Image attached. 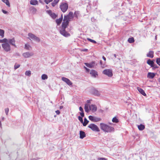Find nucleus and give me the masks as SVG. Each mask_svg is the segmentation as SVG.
<instances>
[{"label":"nucleus","instance_id":"obj_1","mask_svg":"<svg viewBox=\"0 0 160 160\" xmlns=\"http://www.w3.org/2000/svg\"><path fill=\"white\" fill-rule=\"evenodd\" d=\"M73 18V13L72 12H69L68 15L64 16L63 22L59 29L60 33L64 37H67L70 36V34L66 31L65 29L68 26L69 22L72 20Z\"/></svg>","mask_w":160,"mask_h":160},{"label":"nucleus","instance_id":"obj_2","mask_svg":"<svg viewBox=\"0 0 160 160\" xmlns=\"http://www.w3.org/2000/svg\"><path fill=\"white\" fill-rule=\"evenodd\" d=\"M101 129L104 132H108L114 131L113 128L109 126L108 125L103 123H100Z\"/></svg>","mask_w":160,"mask_h":160},{"label":"nucleus","instance_id":"obj_3","mask_svg":"<svg viewBox=\"0 0 160 160\" xmlns=\"http://www.w3.org/2000/svg\"><path fill=\"white\" fill-rule=\"evenodd\" d=\"M28 35L29 37L28 38H29L30 40L32 39L38 42H39L40 41V39L38 37H37L32 33H29Z\"/></svg>","mask_w":160,"mask_h":160},{"label":"nucleus","instance_id":"obj_4","mask_svg":"<svg viewBox=\"0 0 160 160\" xmlns=\"http://www.w3.org/2000/svg\"><path fill=\"white\" fill-rule=\"evenodd\" d=\"M2 47L4 50L6 52H10L11 51V46L8 42L4 43L2 45Z\"/></svg>","mask_w":160,"mask_h":160},{"label":"nucleus","instance_id":"obj_5","mask_svg":"<svg viewBox=\"0 0 160 160\" xmlns=\"http://www.w3.org/2000/svg\"><path fill=\"white\" fill-rule=\"evenodd\" d=\"M60 8L61 11L63 12H65L68 8V5L66 2H62L60 5Z\"/></svg>","mask_w":160,"mask_h":160},{"label":"nucleus","instance_id":"obj_6","mask_svg":"<svg viewBox=\"0 0 160 160\" xmlns=\"http://www.w3.org/2000/svg\"><path fill=\"white\" fill-rule=\"evenodd\" d=\"M88 128H90L93 131L98 132L100 130L98 127L94 124H91L88 126Z\"/></svg>","mask_w":160,"mask_h":160},{"label":"nucleus","instance_id":"obj_7","mask_svg":"<svg viewBox=\"0 0 160 160\" xmlns=\"http://www.w3.org/2000/svg\"><path fill=\"white\" fill-rule=\"evenodd\" d=\"M102 73L109 77H111L112 76V71L110 69H106L104 70L103 71Z\"/></svg>","mask_w":160,"mask_h":160},{"label":"nucleus","instance_id":"obj_8","mask_svg":"<svg viewBox=\"0 0 160 160\" xmlns=\"http://www.w3.org/2000/svg\"><path fill=\"white\" fill-rule=\"evenodd\" d=\"M88 118L90 120L93 122H98L101 120V119L100 118L92 116H89Z\"/></svg>","mask_w":160,"mask_h":160},{"label":"nucleus","instance_id":"obj_9","mask_svg":"<svg viewBox=\"0 0 160 160\" xmlns=\"http://www.w3.org/2000/svg\"><path fill=\"white\" fill-rule=\"evenodd\" d=\"M34 53L32 52H27L22 54V56L25 58H29L33 55Z\"/></svg>","mask_w":160,"mask_h":160},{"label":"nucleus","instance_id":"obj_10","mask_svg":"<svg viewBox=\"0 0 160 160\" xmlns=\"http://www.w3.org/2000/svg\"><path fill=\"white\" fill-rule=\"evenodd\" d=\"M84 64L86 66L90 68H93L95 65H97L95 61H92L90 63H85Z\"/></svg>","mask_w":160,"mask_h":160},{"label":"nucleus","instance_id":"obj_11","mask_svg":"<svg viewBox=\"0 0 160 160\" xmlns=\"http://www.w3.org/2000/svg\"><path fill=\"white\" fill-rule=\"evenodd\" d=\"M62 80L66 82L68 85L69 86H71L72 85V83L70 81V80L68 78H66L62 77Z\"/></svg>","mask_w":160,"mask_h":160},{"label":"nucleus","instance_id":"obj_12","mask_svg":"<svg viewBox=\"0 0 160 160\" xmlns=\"http://www.w3.org/2000/svg\"><path fill=\"white\" fill-rule=\"evenodd\" d=\"M90 74L92 77L94 78H97L98 76L97 72L93 69H92L90 71Z\"/></svg>","mask_w":160,"mask_h":160},{"label":"nucleus","instance_id":"obj_13","mask_svg":"<svg viewBox=\"0 0 160 160\" xmlns=\"http://www.w3.org/2000/svg\"><path fill=\"white\" fill-rule=\"evenodd\" d=\"M7 42H8V43H9L11 45L14 46L15 47H16L15 44V41L14 38L7 39Z\"/></svg>","mask_w":160,"mask_h":160},{"label":"nucleus","instance_id":"obj_14","mask_svg":"<svg viewBox=\"0 0 160 160\" xmlns=\"http://www.w3.org/2000/svg\"><path fill=\"white\" fill-rule=\"evenodd\" d=\"M46 12L53 19H54L57 17V15L55 13H52L51 10H47Z\"/></svg>","mask_w":160,"mask_h":160},{"label":"nucleus","instance_id":"obj_15","mask_svg":"<svg viewBox=\"0 0 160 160\" xmlns=\"http://www.w3.org/2000/svg\"><path fill=\"white\" fill-rule=\"evenodd\" d=\"M90 110H91L93 112H95L97 110V107L95 105L92 104L90 106Z\"/></svg>","mask_w":160,"mask_h":160},{"label":"nucleus","instance_id":"obj_16","mask_svg":"<svg viewBox=\"0 0 160 160\" xmlns=\"http://www.w3.org/2000/svg\"><path fill=\"white\" fill-rule=\"evenodd\" d=\"M63 19L62 15V14L61 17L56 20V22L58 25H60Z\"/></svg>","mask_w":160,"mask_h":160},{"label":"nucleus","instance_id":"obj_17","mask_svg":"<svg viewBox=\"0 0 160 160\" xmlns=\"http://www.w3.org/2000/svg\"><path fill=\"white\" fill-rule=\"evenodd\" d=\"M90 106L88 105L87 103H86L85 104L84 109L85 111L87 112H88L90 111Z\"/></svg>","mask_w":160,"mask_h":160},{"label":"nucleus","instance_id":"obj_18","mask_svg":"<svg viewBox=\"0 0 160 160\" xmlns=\"http://www.w3.org/2000/svg\"><path fill=\"white\" fill-rule=\"evenodd\" d=\"M91 93L93 95L95 96H99L100 93L98 91H92Z\"/></svg>","mask_w":160,"mask_h":160},{"label":"nucleus","instance_id":"obj_19","mask_svg":"<svg viewBox=\"0 0 160 160\" xmlns=\"http://www.w3.org/2000/svg\"><path fill=\"white\" fill-rule=\"evenodd\" d=\"M86 137V134L84 132L82 131H80V138L83 139Z\"/></svg>","mask_w":160,"mask_h":160},{"label":"nucleus","instance_id":"obj_20","mask_svg":"<svg viewBox=\"0 0 160 160\" xmlns=\"http://www.w3.org/2000/svg\"><path fill=\"white\" fill-rule=\"evenodd\" d=\"M155 76V74L153 73L148 72V74L147 77L149 78H153Z\"/></svg>","mask_w":160,"mask_h":160},{"label":"nucleus","instance_id":"obj_21","mask_svg":"<svg viewBox=\"0 0 160 160\" xmlns=\"http://www.w3.org/2000/svg\"><path fill=\"white\" fill-rule=\"evenodd\" d=\"M153 52L152 51H150L148 53L147 55V56L148 57H150L151 58H152L153 57Z\"/></svg>","mask_w":160,"mask_h":160},{"label":"nucleus","instance_id":"obj_22","mask_svg":"<svg viewBox=\"0 0 160 160\" xmlns=\"http://www.w3.org/2000/svg\"><path fill=\"white\" fill-rule=\"evenodd\" d=\"M147 63L150 66H151V67H153V65L154 64V62L151 60L150 59H149L147 61Z\"/></svg>","mask_w":160,"mask_h":160},{"label":"nucleus","instance_id":"obj_23","mask_svg":"<svg viewBox=\"0 0 160 160\" xmlns=\"http://www.w3.org/2000/svg\"><path fill=\"white\" fill-rule=\"evenodd\" d=\"M31 4L33 5H36L38 4V2L37 0H31L30 1Z\"/></svg>","mask_w":160,"mask_h":160},{"label":"nucleus","instance_id":"obj_24","mask_svg":"<svg viewBox=\"0 0 160 160\" xmlns=\"http://www.w3.org/2000/svg\"><path fill=\"white\" fill-rule=\"evenodd\" d=\"M30 9V10L32 11V13L33 14H35L37 11L36 9L33 7H31Z\"/></svg>","mask_w":160,"mask_h":160},{"label":"nucleus","instance_id":"obj_25","mask_svg":"<svg viewBox=\"0 0 160 160\" xmlns=\"http://www.w3.org/2000/svg\"><path fill=\"white\" fill-rule=\"evenodd\" d=\"M138 129L141 131L143 130L145 128V126L142 124L138 125Z\"/></svg>","mask_w":160,"mask_h":160},{"label":"nucleus","instance_id":"obj_26","mask_svg":"<svg viewBox=\"0 0 160 160\" xmlns=\"http://www.w3.org/2000/svg\"><path fill=\"white\" fill-rule=\"evenodd\" d=\"M24 48L25 49L29 50L31 48V47L28 44H26L25 45Z\"/></svg>","mask_w":160,"mask_h":160},{"label":"nucleus","instance_id":"obj_27","mask_svg":"<svg viewBox=\"0 0 160 160\" xmlns=\"http://www.w3.org/2000/svg\"><path fill=\"white\" fill-rule=\"evenodd\" d=\"M59 0H54V1L52 3V5L54 7L59 2Z\"/></svg>","mask_w":160,"mask_h":160},{"label":"nucleus","instance_id":"obj_28","mask_svg":"<svg viewBox=\"0 0 160 160\" xmlns=\"http://www.w3.org/2000/svg\"><path fill=\"white\" fill-rule=\"evenodd\" d=\"M25 75L30 77L31 75V72L30 70L26 71L25 73Z\"/></svg>","mask_w":160,"mask_h":160},{"label":"nucleus","instance_id":"obj_29","mask_svg":"<svg viewBox=\"0 0 160 160\" xmlns=\"http://www.w3.org/2000/svg\"><path fill=\"white\" fill-rule=\"evenodd\" d=\"M2 1L5 3L8 7H10V4L8 0H2Z\"/></svg>","mask_w":160,"mask_h":160},{"label":"nucleus","instance_id":"obj_30","mask_svg":"<svg viewBox=\"0 0 160 160\" xmlns=\"http://www.w3.org/2000/svg\"><path fill=\"white\" fill-rule=\"evenodd\" d=\"M4 30L0 29V36L2 38H3L4 37Z\"/></svg>","mask_w":160,"mask_h":160},{"label":"nucleus","instance_id":"obj_31","mask_svg":"<svg viewBox=\"0 0 160 160\" xmlns=\"http://www.w3.org/2000/svg\"><path fill=\"white\" fill-rule=\"evenodd\" d=\"M48 77L47 75L45 74H43L41 76V78L42 80H45L48 78Z\"/></svg>","mask_w":160,"mask_h":160},{"label":"nucleus","instance_id":"obj_32","mask_svg":"<svg viewBox=\"0 0 160 160\" xmlns=\"http://www.w3.org/2000/svg\"><path fill=\"white\" fill-rule=\"evenodd\" d=\"M89 121H88L86 118L84 119V122L83 123V125L84 126H85L88 123Z\"/></svg>","mask_w":160,"mask_h":160},{"label":"nucleus","instance_id":"obj_33","mask_svg":"<svg viewBox=\"0 0 160 160\" xmlns=\"http://www.w3.org/2000/svg\"><path fill=\"white\" fill-rule=\"evenodd\" d=\"M128 41L130 43H132L134 42V40L133 38H129L128 40Z\"/></svg>","mask_w":160,"mask_h":160},{"label":"nucleus","instance_id":"obj_34","mask_svg":"<svg viewBox=\"0 0 160 160\" xmlns=\"http://www.w3.org/2000/svg\"><path fill=\"white\" fill-rule=\"evenodd\" d=\"M113 122L117 123L118 122V118L116 117L113 118L112 120Z\"/></svg>","mask_w":160,"mask_h":160},{"label":"nucleus","instance_id":"obj_35","mask_svg":"<svg viewBox=\"0 0 160 160\" xmlns=\"http://www.w3.org/2000/svg\"><path fill=\"white\" fill-rule=\"evenodd\" d=\"M7 41V39L6 38H4L3 39H0V43H5Z\"/></svg>","mask_w":160,"mask_h":160},{"label":"nucleus","instance_id":"obj_36","mask_svg":"<svg viewBox=\"0 0 160 160\" xmlns=\"http://www.w3.org/2000/svg\"><path fill=\"white\" fill-rule=\"evenodd\" d=\"M156 62L157 64L160 66V58L156 59Z\"/></svg>","mask_w":160,"mask_h":160},{"label":"nucleus","instance_id":"obj_37","mask_svg":"<svg viewBox=\"0 0 160 160\" xmlns=\"http://www.w3.org/2000/svg\"><path fill=\"white\" fill-rule=\"evenodd\" d=\"M87 39L88 41H89L91 42H92L93 43H96V41H94V40H92L91 39H90L89 38H87Z\"/></svg>","mask_w":160,"mask_h":160},{"label":"nucleus","instance_id":"obj_38","mask_svg":"<svg viewBox=\"0 0 160 160\" xmlns=\"http://www.w3.org/2000/svg\"><path fill=\"white\" fill-rule=\"evenodd\" d=\"M139 92L144 96H146V94L144 92V91H138Z\"/></svg>","mask_w":160,"mask_h":160},{"label":"nucleus","instance_id":"obj_39","mask_svg":"<svg viewBox=\"0 0 160 160\" xmlns=\"http://www.w3.org/2000/svg\"><path fill=\"white\" fill-rule=\"evenodd\" d=\"M78 119L80 121V122L81 123H83V119H82V117H81L80 116H78Z\"/></svg>","mask_w":160,"mask_h":160},{"label":"nucleus","instance_id":"obj_40","mask_svg":"<svg viewBox=\"0 0 160 160\" xmlns=\"http://www.w3.org/2000/svg\"><path fill=\"white\" fill-rule=\"evenodd\" d=\"M20 66V65L19 64H15L14 66V68L15 69H16L18 68H19Z\"/></svg>","mask_w":160,"mask_h":160},{"label":"nucleus","instance_id":"obj_41","mask_svg":"<svg viewBox=\"0 0 160 160\" xmlns=\"http://www.w3.org/2000/svg\"><path fill=\"white\" fill-rule=\"evenodd\" d=\"M53 0H44V1L47 4H48L49 2H51Z\"/></svg>","mask_w":160,"mask_h":160},{"label":"nucleus","instance_id":"obj_42","mask_svg":"<svg viewBox=\"0 0 160 160\" xmlns=\"http://www.w3.org/2000/svg\"><path fill=\"white\" fill-rule=\"evenodd\" d=\"M98 160H108V159L105 158H98Z\"/></svg>","mask_w":160,"mask_h":160},{"label":"nucleus","instance_id":"obj_43","mask_svg":"<svg viewBox=\"0 0 160 160\" xmlns=\"http://www.w3.org/2000/svg\"><path fill=\"white\" fill-rule=\"evenodd\" d=\"M5 110L6 115H8L9 111V109L8 108H6L5 109Z\"/></svg>","mask_w":160,"mask_h":160},{"label":"nucleus","instance_id":"obj_44","mask_svg":"<svg viewBox=\"0 0 160 160\" xmlns=\"http://www.w3.org/2000/svg\"><path fill=\"white\" fill-rule=\"evenodd\" d=\"M80 114L81 115V117H84V113L83 112V111L81 112H80Z\"/></svg>","mask_w":160,"mask_h":160},{"label":"nucleus","instance_id":"obj_45","mask_svg":"<svg viewBox=\"0 0 160 160\" xmlns=\"http://www.w3.org/2000/svg\"><path fill=\"white\" fill-rule=\"evenodd\" d=\"M84 67V68L86 69L87 72H89L90 70L88 68H87L86 67H85V66Z\"/></svg>","mask_w":160,"mask_h":160},{"label":"nucleus","instance_id":"obj_46","mask_svg":"<svg viewBox=\"0 0 160 160\" xmlns=\"http://www.w3.org/2000/svg\"><path fill=\"white\" fill-rule=\"evenodd\" d=\"M2 12L4 13V14H7L8 13V12L7 11H6L4 10H2Z\"/></svg>","mask_w":160,"mask_h":160},{"label":"nucleus","instance_id":"obj_47","mask_svg":"<svg viewBox=\"0 0 160 160\" xmlns=\"http://www.w3.org/2000/svg\"><path fill=\"white\" fill-rule=\"evenodd\" d=\"M56 112L57 114L59 115L60 113V112L59 110H57L56 111Z\"/></svg>","mask_w":160,"mask_h":160},{"label":"nucleus","instance_id":"obj_48","mask_svg":"<svg viewBox=\"0 0 160 160\" xmlns=\"http://www.w3.org/2000/svg\"><path fill=\"white\" fill-rule=\"evenodd\" d=\"M79 110L81 111V112H82V111H83V108H82L81 107H79Z\"/></svg>","mask_w":160,"mask_h":160},{"label":"nucleus","instance_id":"obj_49","mask_svg":"<svg viewBox=\"0 0 160 160\" xmlns=\"http://www.w3.org/2000/svg\"><path fill=\"white\" fill-rule=\"evenodd\" d=\"M91 101V100H87V103L88 104V103H90Z\"/></svg>","mask_w":160,"mask_h":160},{"label":"nucleus","instance_id":"obj_50","mask_svg":"<svg viewBox=\"0 0 160 160\" xmlns=\"http://www.w3.org/2000/svg\"><path fill=\"white\" fill-rule=\"evenodd\" d=\"M153 67L154 68H158V67L157 66V65H155L154 63V64L153 67Z\"/></svg>","mask_w":160,"mask_h":160},{"label":"nucleus","instance_id":"obj_51","mask_svg":"<svg viewBox=\"0 0 160 160\" xmlns=\"http://www.w3.org/2000/svg\"><path fill=\"white\" fill-rule=\"evenodd\" d=\"M102 58L104 60V61H106V58L104 57V56H103L102 57Z\"/></svg>","mask_w":160,"mask_h":160},{"label":"nucleus","instance_id":"obj_52","mask_svg":"<svg viewBox=\"0 0 160 160\" xmlns=\"http://www.w3.org/2000/svg\"><path fill=\"white\" fill-rule=\"evenodd\" d=\"M137 89H138V90H143L141 88H138V87L137 88Z\"/></svg>","mask_w":160,"mask_h":160},{"label":"nucleus","instance_id":"obj_53","mask_svg":"<svg viewBox=\"0 0 160 160\" xmlns=\"http://www.w3.org/2000/svg\"><path fill=\"white\" fill-rule=\"evenodd\" d=\"M63 108V106H61L60 107V109H62V108Z\"/></svg>","mask_w":160,"mask_h":160},{"label":"nucleus","instance_id":"obj_54","mask_svg":"<svg viewBox=\"0 0 160 160\" xmlns=\"http://www.w3.org/2000/svg\"><path fill=\"white\" fill-rule=\"evenodd\" d=\"M88 51V49H85L83 50V51Z\"/></svg>","mask_w":160,"mask_h":160},{"label":"nucleus","instance_id":"obj_55","mask_svg":"<svg viewBox=\"0 0 160 160\" xmlns=\"http://www.w3.org/2000/svg\"><path fill=\"white\" fill-rule=\"evenodd\" d=\"M113 56H114V57L115 58H116V54H113Z\"/></svg>","mask_w":160,"mask_h":160},{"label":"nucleus","instance_id":"obj_56","mask_svg":"<svg viewBox=\"0 0 160 160\" xmlns=\"http://www.w3.org/2000/svg\"><path fill=\"white\" fill-rule=\"evenodd\" d=\"M46 8L47 9L48 8H49L48 6H47V5L46 6Z\"/></svg>","mask_w":160,"mask_h":160},{"label":"nucleus","instance_id":"obj_57","mask_svg":"<svg viewBox=\"0 0 160 160\" xmlns=\"http://www.w3.org/2000/svg\"><path fill=\"white\" fill-rule=\"evenodd\" d=\"M1 121H0V127H1Z\"/></svg>","mask_w":160,"mask_h":160},{"label":"nucleus","instance_id":"obj_58","mask_svg":"<svg viewBox=\"0 0 160 160\" xmlns=\"http://www.w3.org/2000/svg\"><path fill=\"white\" fill-rule=\"evenodd\" d=\"M158 81L160 83V78L158 79Z\"/></svg>","mask_w":160,"mask_h":160},{"label":"nucleus","instance_id":"obj_59","mask_svg":"<svg viewBox=\"0 0 160 160\" xmlns=\"http://www.w3.org/2000/svg\"><path fill=\"white\" fill-rule=\"evenodd\" d=\"M100 64H101H101H102V61H100Z\"/></svg>","mask_w":160,"mask_h":160},{"label":"nucleus","instance_id":"obj_60","mask_svg":"<svg viewBox=\"0 0 160 160\" xmlns=\"http://www.w3.org/2000/svg\"><path fill=\"white\" fill-rule=\"evenodd\" d=\"M101 67H102V68H104V66H101Z\"/></svg>","mask_w":160,"mask_h":160},{"label":"nucleus","instance_id":"obj_61","mask_svg":"<svg viewBox=\"0 0 160 160\" xmlns=\"http://www.w3.org/2000/svg\"><path fill=\"white\" fill-rule=\"evenodd\" d=\"M156 38H157V36H155V38H156Z\"/></svg>","mask_w":160,"mask_h":160}]
</instances>
